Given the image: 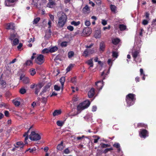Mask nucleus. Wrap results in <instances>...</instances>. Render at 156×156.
<instances>
[{
  "mask_svg": "<svg viewBox=\"0 0 156 156\" xmlns=\"http://www.w3.org/2000/svg\"><path fill=\"white\" fill-rule=\"evenodd\" d=\"M36 62L38 64L41 65L44 62V56L43 55H39L35 60Z\"/></svg>",
  "mask_w": 156,
  "mask_h": 156,
  "instance_id": "423d86ee",
  "label": "nucleus"
},
{
  "mask_svg": "<svg viewBox=\"0 0 156 156\" xmlns=\"http://www.w3.org/2000/svg\"><path fill=\"white\" fill-rule=\"evenodd\" d=\"M29 138L31 140L37 141L41 139V136L38 133H36L35 132L33 131L31 132Z\"/></svg>",
  "mask_w": 156,
  "mask_h": 156,
  "instance_id": "20e7f679",
  "label": "nucleus"
},
{
  "mask_svg": "<svg viewBox=\"0 0 156 156\" xmlns=\"http://www.w3.org/2000/svg\"><path fill=\"white\" fill-rule=\"evenodd\" d=\"M64 123V122L62 121L58 120L56 122L57 125L59 126H62Z\"/></svg>",
  "mask_w": 156,
  "mask_h": 156,
  "instance_id": "c85d7f7f",
  "label": "nucleus"
},
{
  "mask_svg": "<svg viewBox=\"0 0 156 156\" xmlns=\"http://www.w3.org/2000/svg\"><path fill=\"white\" fill-rule=\"evenodd\" d=\"M96 85L97 86V89L99 90H101L103 86V81H99L96 82Z\"/></svg>",
  "mask_w": 156,
  "mask_h": 156,
  "instance_id": "f8f14e48",
  "label": "nucleus"
},
{
  "mask_svg": "<svg viewBox=\"0 0 156 156\" xmlns=\"http://www.w3.org/2000/svg\"><path fill=\"white\" fill-rule=\"evenodd\" d=\"M19 43V40L17 38H15L13 40L12 44L13 46L17 45Z\"/></svg>",
  "mask_w": 156,
  "mask_h": 156,
  "instance_id": "393cba45",
  "label": "nucleus"
},
{
  "mask_svg": "<svg viewBox=\"0 0 156 156\" xmlns=\"http://www.w3.org/2000/svg\"><path fill=\"white\" fill-rule=\"evenodd\" d=\"M17 0H6L5 1V5L6 6H10L12 5V3L16 2Z\"/></svg>",
  "mask_w": 156,
  "mask_h": 156,
  "instance_id": "4468645a",
  "label": "nucleus"
},
{
  "mask_svg": "<svg viewBox=\"0 0 156 156\" xmlns=\"http://www.w3.org/2000/svg\"><path fill=\"white\" fill-rule=\"evenodd\" d=\"M63 148V142H62L61 143L59 144L57 147V149L58 150L61 151Z\"/></svg>",
  "mask_w": 156,
  "mask_h": 156,
  "instance_id": "b1692460",
  "label": "nucleus"
},
{
  "mask_svg": "<svg viewBox=\"0 0 156 156\" xmlns=\"http://www.w3.org/2000/svg\"><path fill=\"white\" fill-rule=\"evenodd\" d=\"M48 97V96L47 97V98H45L44 97L42 98L41 100V102L44 103H45L47 101V98Z\"/></svg>",
  "mask_w": 156,
  "mask_h": 156,
  "instance_id": "ea45409f",
  "label": "nucleus"
},
{
  "mask_svg": "<svg viewBox=\"0 0 156 156\" xmlns=\"http://www.w3.org/2000/svg\"><path fill=\"white\" fill-rule=\"evenodd\" d=\"M140 75H143V76L142 78V79L144 80H145V75L144 73L143 69H140Z\"/></svg>",
  "mask_w": 156,
  "mask_h": 156,
  "instance_id": "e433bc0d",
  "label": "nucleus"
},
{
  "mask_svg": "<svg viewBox=\"0 0 156 156\" xmlns=\"http://www.w3.org/2000/svg\"><path fill=\"white\" fill-rule=\"evenodd\" d=\"M49 16L51 20H52V21H53L54 20V16L50 14L49 15Z\"/></svg>",
  "mask_w": 156,
  "mask_h": 156,
  "instance_id": "0e129e2a",
  "label": "nucleus"
},
{
  "mask_svg": "<svg viewBox=\"0 0 156 156\" xmlns=\"http://www.w3.org/2000/svg\"><path fill=\"white\" fill-rule=\"evenodd\" d=\"M51 34H48V33L46 32L45 36H44V38L46 40L48 39L50 37Z\"/></svg>",
  "mask_w": 156,
  "mask_h": 156,
  "instance_id": "37998d69",
  "label": "nucleus"
},
{
  "mask_svg": "<svg viewBox=\"0 0 156 156\" xmlns=\"http://www.w3.org/2000/svg\"><path fill=\"white\" fill-rule=\"evenodd\" d=\"M94 51L90 49H86L84 52L83 55L85 57H87L88 55L93 54L94 52Z\"/></svg>",
  "mask_w": 156,
  "mask_h": 156,
  "instance_id": "9b49d317",
  "label": "nucleus"
},
{
  "mask_svg": "<svg viewBox=\"0 0 156 156\" xmlns=\"http://www.w3.org/2000/svg\"><path fill=\"white\" fill-rule=\"evenodd\" d=\"M153 27L156 26V19L153 20L152 22Z\"/></svg>",
  "mask_w": 156,
  "mask_h": 156,
  "instance_id": "774afa93",
  "label": "nucleus"
},
{
  "mask_svg": "<svg viewBox=\"0 0 156 156\" xmlns=\"http://www.w3.org/2000/svg\"><path fill=\"white\" fill-rule=\"evenodd\" d=\"M86 63L90 66L88 69H90V68L91 67H92L94 65L93 62V58H92L88 60L86 62Z\"/></svg>",
  "mask_w": 156,
  "mask_h": 156,
  "instance_id": "dca6fc26",
  "label": "nucleus"
},
{
  "mask_svg": "<svg viewBox=\"0 0 156 156\" xmlns=\"http://www.w3.org/2000/svg\"><path fill=\"white\" fill-rule=\"evenodd\" d=\"M96 2V3L98 5H100L101 4V0H94Z\"/></svg>",
  "mask_w": 156,
  "mask_h": 156,
  "instance_id": "680f3d73",
  "label": "nucleus"
},
{
  "mask_svg": "<svg viewBox=\"0 0 156 156\" xmlns=\"http://www.w3.org/2000/svg\"><path fill=\"white\" fill-rule=\"evenodd\" d=\"M67 43L66 41L63 42L61 43V45L62 46L66 47L67 45Z\"/></svg>",
  "mask_w": 156,
  "mask_h": 156,
  "instance_id": "bf43d9fd",
  "label": "nucleus"
},
{
  "mask_svg": "<svg viewBox=\"0 0 156 156\" xmlns=\"http://www.w3.org/2000/svg\"><path fill=\"white\" fill-rule=\"evenodd\" d=\"M14 24L13 23H10L6 24V28L7 29H14L15 28Z\"/></svg>",
  "mask_w": 156,
  "mask_h": 156,
  "instance_id": "2eb2a0df",
  "label": "nucleus"
},
{
  "mask_svg": "<svg viewBox=\"0 0 156 156\" xmlns=\"http://www.w3.org/2000/svg\"><path fill=\"white\" fill-rule=\"evenodd\" d=\"M100 145L101 146V148H105L110 146V145L108 144H105L103 143H101Z\"/></svg>",
  "mask_w": 156,
  "mask_h": 156,
  "instance_id": "4c0bfd02",
  "label": "nucleus"
},
{
  "mask_svg": "<svg viewBox=\"0 0 156 156\" xmlns=\"http://www.w3.org/2000/svg\"><path fill=\"white\" fill-rule=\"evenodd\" d=\"M110 8L111 11L114 12H115L116 10V7L114 5H110Z\"/></svg>",
  "mask_w": 156,
  "mask_h": 156,
  "instance_id": "7c9ffc66",
  "label": "nucleus"
},
{
  "mask_svg": "<svg viewBox=\"0 0 156 156\" xmlns=\"http://www.w3.org/2000/svg\"><path fill=\"white\" fill-rule=\"evenodd\" d=\"M26 90L24 88H21L20 90V92L22 94H23L26 92Z\"/></svg>",
  "mask_w": 156,
  "mask_h": 156,
  "instance_id": "603ef678",
  "label": "nucleus"
},
{
  "mask_svg": "<svg viewBox=\"0 0 156 156\" xmlns=\"http://www.w3.org/2000/svg\"><path fill=\"white\" fill-rule=\"evenodd\" d=\"M90 23L89 21L86 20L85 22V25L86 26H89L90 25Z\"/></svg>",
  "mask_w": 156,
  "mask_h": 156,
  "instance_id": "3c124183",
  "label": "nucleus"
},
{
  "mask_svg": "<svg viewBox=\"0 0 156 156\" xmlns=\"http://www.w3.org/2000/svg\"><path fill=\"white\" fill-rule=\"evenodd\" d=\"M28 150H29V152L30 153H32L33 152H35L36 151V149L35 147H34L32 149L29 148Z\"/></svg>",
  "mask_w": 156,
  "mask_h": 156,
  "instance_id": "09e8293b",
  "label": "nucleus"
},
{
  "mask_svg": "<svg viewBox=\"0 0 156 156\" xmlns=\"http://www.w3.org/2000/svg\"><path fill=\"white\" fill-rule=\"evenodd\" d=\"M12 102L14 105L16 106H19L20 104V102L16 100H13Z\"/></svg>",
  "mask_w": 156,
  "mask_h": 156,
  "instance_id": "473e14b6",
  "label": "nucleus"
},
{
  "mask_svg": "<svg viewBox=\"0 0 156 156\" xmlns=\"http://www.w3.org/2000/svg\"><path fill=\"white\" fill-rule=\"evenodd\" d=\"M83 10L84 12H87L90 11L89 7L88 6V5H86L83 8Z\"/></svg>",
  "mask_w": 156,
  "mask_h": 156,
  "instance_id": "58836bf2",
  "label": "nucleus"
},
{
  "mask_svg": "<svg viewBox=\"0 0 156 156\" xmlns=\"http://www.w3.org/2000/svg\"><path fill=\"white\" fill-rule=\"evenodd\" d=\"M43 85L41 83H39L36 84V87L35 89L34 93L38 95L41 88L43 86Z\"/></svg>",
  "mask_w": 156,
  "mask_h": 156,
  "instance_id": "1a4fd4ad",
  "label": "nucleus"
},
{
  "mask_svg": "<svg viewBox=\"0 0 156 156\" xmlns=\"http://www.w3.org/2000/svg\"><path fill=\"white\" fill-rule=\"evenodd\" d=\"M62 111L61 110H55L53 113V115L54 116H57L61 113Z\"/></svg>",
  "mask_w": 156,
  "mask_h": 156,
  "instance_id": "aec40b11",
  "label": "nucleus"
},
{
  "mask_svg": "<svg viewBox=\"0 0 156 156\" xmlns=\"http://www.w3.org/2000/svg\"><path fill=\"white\" fill-rule=\"evenodd\" d=\"M32 128V126H30L29 128V129L28 130V131L27 132H26L25 133V134L23 135V136L24 137H25V144H27V140H28V133L29 131V130Z\"/></svg>",
  "mask_w": 156,
  "mask_h": 156,
  "instance_id": "f3484780",
  "label": "nucleus"
},
{
  "mask_svg": "<svg viewBox=\"0 0 156 156\" xmlns=\"http://www.w3.org/2000/svg\"><path fill=\"white\" fill-rule=\"evenodd\" d=\"M113 146L118 148V150L119 151L120 150V144L119 143H116L114 144Z\"/></svg>",
  "mask_w": 156,
  "mask_h": 156,
  "instance_id": "c03bdc74",
  "label": "nucleus"
},
{
  "mask_svg": "<svg viewBox=\"0 0 156 156\" xmlns=\"http://www.w3.org/2000/svg\"><path fill=\"white\" fill-rule=\"evenodd\" d=\"M51 85L50 83H48V84L45 86L43 88L41 92L40 93V95H45L48 93L50 89V87Z\"/></svg>",
  "mask_w": 156,
  "mask_h": 156,
  "instance_id": "39448f33",
  "label": "nucleus"
},
{
  "mask_svg": "<svg viewBox=\"0 0 156 156\" xmlns=\"http://www.w3.org/2000/svg\"><path fill=\"white\" fill-rule=\"evenodd\" d=\"M93 137L94 138V143H96L98 142V140L100 139V137L97 136H94Z\"/></svg>",
  "mask_w": 156,
  "mask_h": 156,
  "instance_id": "2f4dec72",
  "label": "nucleus"
},
{
  "mask_svg": "<svg viewBox=\"0 0 156 156\" xmlns=\"http://www.w3.org/2000/svg\"><path fill=\"white\" fill-rule=\"evenodd\" d=\"M16 145L18 146H16V148H18L19 147H20V148H22L24 147V145L22 141L17 142L16 143Z\"/></svg>",
  "mask_w": 156,
  "mask_h": 156,
  "instance_id": "4be33fe9",
  "label": "nucleus"
},
{
  "mask_svg": "<svg viewBox=\"0 0 156 156\" xmlns=\"http://www.w3.org/2000/svg\"><path fill=\"white\" fill-rule=\"evenodd\" d=\"M108 64L111 66L112 65V61L111 59H109L108 61Z\"/></svg>",
  "mask_w": 156,
  "mask_h": 156,
  "instance_id": "052dcab7",
  "label": "nucleus"
},
{
  "mask_svg": "<svg viewBox=\"0 0 156 156\" xmlns=\"http://www.w3.org/2000/svg\"><path fill=\"white\" fill-rule=\"evenodd\" d=\"M105 47V45L104 42H101L100 44V48L101 50L103 51Z\"/></svg>",
  "mask_w": 156,
  "mask_h": 156,
  "instance_id": "72a5a7b5",
  "label": "nucleus"
},
{
  "mask_svg": "<svg viewBox=\"0 0 156 156\" xmlns=\"http://www.w3.org/2000/svg\"><path fill=\"white\" fill-rule=\"evenodd\" d=\"M119 42L120 40L118 38H114L112 40V42L115 44H117Z\"/></svg>",
  "mask_w": 156,
  "mask_h": 156,
  "instance_id": "a878e982",
  "label": "nucleus"
},
{
  "mask_svg": "<svg viewBox=\"0 0 156 156\" xmlns=\"http://www.w3.org/2000/svg\"><path fill=\"white\" fill-rule=\"evenodd\" d=\"M97 109V107L95 106H94L92 107V112H95L96 111Z\"/></svg>",
  "mask_w": 156,
  "mask_h": 156,
  "instance_id": "69168bd1",
  "label": "nucleus"
},
{
  "mask_svg": "<svg viewBox=\"0 0 156 156\" xmlns=\"http://www.w3.org/2000/svg\"><path fill=\"white\" fill-rule=\"evenodd\" d=\"M30 75L32 76H34L36 73L35 69L33 68L30 69Z\"/></svg>",
  "mask_w": 156,
  "mask_h": 156,
  "instance_id": "c9c22d12",
  "label": "nucleus"
},
{
  "mask_svg": "<svg viewBox=\"0 0 156 156\" xmlns=\"http://www.w3.org/2000/svg\"><path fill=\"white\" fill-rule=\"evenodd\" d=\"M67 29L71 31H72L73 30V29H74V28L73 27L71 26H68L67 27Z\"/></svg>",
  "mask_w": 156,
  "mask_h": 156,
  "instance_id": "4d7b16f0",
  "label": "nucleus"
},
{
  "mask_svg": "<svg viewBox=\"0 0 156 156\" xmlns=\"http://www.w3.org/2000/svg\"><path fill=\"white\" fill-rule=\"evenodd\" d=\"M112 150H113V149L112 148H106L103 151V153H106L107 152H108V151H109Z\"/></svg>",
  "mask_w": 156,
  "mask_h": 156,
  "instance_id": "8fccbe9b",
  "label": "nucleus"
},
{
  "mask_svg": "<svg viewBox=\"0 0 156 156\" xmlns=\"http://www.w3.org/2000/svg\"><path fill=\"white\" fill-rule=\"evenodd\" d=\"M58 50V48L56 46L53 47L49 49L50 52H53Z\"/></svg>",
  "mask_w": 156,
  "mask_h": 156,
  "instance_id": "cd10ccee",
  "label": "nucleus"
},
{
  "mask_svg": "<svg viewBox=\"0 0 156 156\" xmlns=\"http://www.w3.org/2000/svg\"><path fill=\"white\" fill-rule=\"evenodd\" d=\"M74 54V53L73 51H69L68 53V56L69 58H71L73 57Z\"/></svg>",
  "mask_w": 156,
  "mask_h": 156,
  "instance_id": "a18cd8bd",
  "label": "nucleus"
},
{
  "mask_svg": "<svg viewBox=\"0 0 156 156\" xmlns=\"http://www.w3.org/2000/svg\"><path fill=\"white\" fill-rule=\"evenodd\" d=\"M101 23L103 25L105 26L107 24V22L105 20H102Z\"/></svg>",
  "mask_w": 156,
  "mask_h": 156,
  "instance_id": "338daca9",
  "label": "nucleus"
},
{
  "mask_svg": "<svg viewBox=\"0 0 156 156\" xmlns=\"http://www.w3.org/2000/svg\"><path fill=\"white\" fill-rule=\"evenodd\" d=\"M94 61L95 62H98L99 64H101V61H98V57H96L94 59Z\"/></svg>",
  "mask_w": 156,
  "mask_h": 156,
  "instance_id": "e2e57ef3",
  "label": "nucleus"
},
{
  "mask_svg": "<svg viewBox=\"0 0 156 156\" xmlns=\"http://www.w3.org/2000/svg\"><path fill=\"white\" fill-rule=\"evenodd\" d=\"M90 117L91 116L90 115L87 114L84 117V118L85 120H88Z\"/></svg>",
  "mask_w": 156,
  "mask_h": 156,
  "instance_id": "5fc2aeb1",
  "label": "nucleus"
},
{
  "mask_svg": "<svg viewBox=\"0 0 156 156\" xmlns=\"http://www.w3.org/2000/svg\"><path fill=\"white\" fill-rule=\"evenodd\" d=\"M140 52V50H133L132 51V55L134 61L136 62H137L136 59V57L139 56Z\"/></svg>",
  "mask_w": 156,
  "mask_h": 156,
  "instance_id": "9d476101",
  "label": "nucleus"
},
{
  "mask_svg": "<svg viewBox=\"0 0 156 156\" xmlns=\"http://www.w3.org/2000/svg\"><path fill=\"white\" fill-rule=\"evenodd\" d=\"M71 81L73 83H75L76 81V78L74 77L72 78L71 79Z\"/></svg>",
  "mask_w": 156,
  "mask_h": 156,
  "instance_id": "13d9d810",
  "label": "nucleus"
},
{
  "mask_svg": "<svg viewBox=\"0 0 156 156\" xmlns=\"http://www.w3.org/2000/svg\"><path fill=\"white\" fill-rule=\"evenodd\" d=\"M126 101L127 106L129 107L133 105L135 101V95L132 94H129L126 96Z\"/></svg>",
  "mask_w": 156,
  "mask_h": 156,
  "instance_id": "f03ea898",
  "label": "nucleus"
},
{
  "mask_svg": "<svg viewBox=\"0 0 156 156\" xmlns=\"http://www.w3.org/2000/svg\"><path fill=\"white\" fill-rule=\"evenodd\" d=\"M139 135L141 137L145 138L148 136L147 131L145 129H140L139 131Z\"/></svg>",
  "mask_w": 156,
  "mask_h": 156,
  "instance_id": "6e6552de",
  "label": "nucleus"
},
{
  "mask_svg": "<svg viewBox=\"0 0 156 156\" xmlns=\"http://www.w3.org/2000/svg\"><path fill=\"white\" fill-rule=\"evenodd\" d=\"M94 89L92 88L88 92V95L89 98L92 97L94 95Z\"/></svg>",
  "mask_w": 156,
  "mask_h": 156,
  "instance_id": "a211bd4d",
  "label": "nucleus"
},
{
  "mask_svg": "<svg viewBox=\"0 0 156 156\" xmlns=\"http://www.w3.org/2000/svg\"><path fill=\"white\" fill-rule=\"evenodd\" d=\"M27 66H30L32 64V62L30 60H27L25 63Z\"/></svg>",
  "mask_w": 156,
  "mask_h": 156,
  "instance_id": "de8ad7c7",
  "label": "nucleus"
},
{
  "mask_svg": "<svg viewBox=\"0 0 156 156\" xmlns=\"http://www.w3.org/2000/svg\"><path fill=\"white\" fill-rule=\"evenodd\" d=\"M50 52L49 49L45 48L42 51V53L43 54L48 53Z\"/></svg>",
  "mask_w": 156,
  "mask_h": 156,
  "instance_id": "f704fd0d",
  "label": "nucleus"
},
{
  "mask_svg": "<svg viewBox=\"0 0 156 156\" xmlns=\"http://www.w3.org/2000/svg\"><path fill=\"white\" fill-rule=\"evenodd\" d=\"M73 65L72 64L70 65L66 69L67 72H68L70 71L72 68L73 67Z\"/></svg>",
  "mask_w": 156,
  "mask_h": 156,
  "instance_id": "79ce46f5",
  "label": "nucleus"
},
{
  "mask_svg": "<svg viewBox=\"0 0 156 156\" xmlns=\"http://www.w3.org/2000/svg\"><path fill=\"white\" fill-rule=\"evenodd\" d=\"M91 33V29L90 27H86L83 30V34L84 36H88Z\"/></svg>",
  "mask_w": 156,
  "mask_h": 156,
  "instance_id": "0eeeda50",
  "label": "nucleus"
},
{
  "mask_svg": "<svg viewBox=\"0 0 156 156\" xmlns=\"http://www.w3.org/2000/svg\"><path fill=\"white\" fill-rule=\"evenodd\" d=\"M16 37V35L14 34H12L10 37L9 39L10 40H12L14 39V38Z\"/></svg>",
  "mask_w": 156,
  "mask_h": 156,
  "instance_id": "864d4df0",
  "label": "nucleus"
},
{
  "mask_svg": "<svg viewBox=\"0 0 156 156\" xmlns=\"http://www.w3.org/2000/svg\"><path fill=\"white\" fill-rule=\"evenodd\" d=\"M80 21H78L77 22H76L74 21H72L71 22V24L72 25H74V26H77L80 25Z\"/></svg>",
  "mask_w": 156,
  "mask_h": 156,
  "instance_id": "bb28decb",
  "label": "nucleus"
},
{
  "mask_svg": "<svg viewBox=\"0 0 156 156\" xmlns=\"http://www.w3.org/2000/svg\"><path fill=\"white\" fill-rule=\"evenodd\" d=\"M94 36L96 38H99L101 37V32L100 30H97L95 31Z\"/></svg>",
  "mask_w": 156,
  "mask_h": 156,
  "instance_id": "6ab92c4d",
  "label": "nucleus"
},
{
  "mask_svg": "<svg viewBox=\"0 0 156 156\" xmlns=\"http://www.w3.org/2000/svg\"><path fill=\"white\" fill-rule=\"evenodd\" d=\"M112 56L113 57L117 58L118 56V53L116 51H113Z\"/></svg>",
  "mask_w": 156,
  "mask_h": 156,
  "instance_id": "49530a36",
  "label": "nucleus"
},
{
  "mask_svg": "<svg viewBox=\"0 0 156 156\" xmlns=\"http://www.w3.org/2000/svg\"><path fill=\"white\" fill-rule=\"evenodd\" d=\"M55 5V2L54 1L50 0L47 6L49 8H52Z\"/></svg>",
  "mask_w": 156,
  "mask_h": 156,
  "instance_id": "412c9836",
  "label": "nucleus"
},
{
  "mask_svg": "<svg viewBox=\"0 0 156 156\" xmlns=\"http://www.w3.org/2000/svg\"><path fill=\"white\" fill-rule=\"evenodd\" d=\"M20 80H22L23 83L27 84L29 82V79L27 77H25L23 75H21Z\"/></svg>",
  "mask_w": 156,
  "mask_h": 156,
  "instance_id": "ddd939ff",
  "label": "nucleus"
},
{
  "mask_svg": "<svg viewBox=\"0 0 156 156\" xmlns=\"http://www.w3.org/2000/svg\"><path fill=\"white\" fill-rule=\"evenodd\" d=\"M60 87L57 85H55L54 87V89L56 91H59L60 90Z\"/></svg>",
  "mask_w": 156,
  "mask_h": 156,
  "instance_id": "6e6d98bb",
  "label": "nucleus"
},
{
  "mask_svg": "<svg viewBox=\"0 0 156 156\" xmlns=\"http://www.w3.org/2000/svg\"><path fill=\"white\" fill-rule=\"evenodd\" d=\"M58 18V25L59 27H62L66 23L67 16L66 14L62 12H58L57 14Z\"/></svg>",
  "mask_w": 156,
  "mask_h": 156,
  "instance_id": "f257e3e1",
  "label": "nucleus"
},
{
  "mask_svg": "<svg viewBox=\"0 0 156 156\" xmlns=\"http://www.w3.org/2000/svg\"><path fill=\"white\" fill-rule=\"evenodd\" d=\"M40 19L39 17H37L33 21V24H36L39 21Z\"/></svg>",
  "mask_w": 156,
  "mask_h": 156,
  "instance_id": "a19ab883",
  "label": "nucleus"
},
{
  "mask_svg": "<svg viewBox=\"0 0 156 156\" xmlns=\"http://www.w3.org/2000/svg\"><path fill=\"white\" fill-rule=\"evenodd\" d=\"M65 78L64 77H62L60 79V82L61 84L62 90L64 86V83L65 81Z\"/></svg>",
  "mask_w": 156,
  "mask_h": 156,
  "instance_id": "5701e85b",
  "label": "nucleus"
},
{
  "mask_svg": "<svg viewBox=\"0 0 156 156\" xmlns=\"http://www.w3.org/2000/svg\"><path fill=\"white\" fill-rule=\"evenodd\" d=\"M126 26L123 24H120L119 26V28L120 30H124L126 28Z\"/></svg>",
  "mask_w": 156,
  "mask_h": 156,
  "instance_id": "c756f323",
  "label": "nucleus"
},
{
  "mask_svg": "<svg viewBox=\"0 0 156 156\" xmlns=\"http://www.w3.org/2000/svg\"><path fill=\"white\" fill-rule=\"evenodd\" d=\"M90 104V102L88 100L86 101L80 103L77 106V110L79 112H77V114H79L81 111L88 107Z\"/></svg>",
  "mask_w": 156,
  "mask_h": 156,
  "instance_id": "7ed1b4c3",
  "label": "nucleus"
}]
</instances>
